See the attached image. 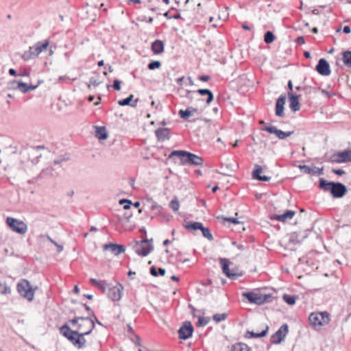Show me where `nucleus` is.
Returning <instances> with one entry per match:
<instances>
[{
    "label": "nucleus",
    "instance_id": "nucleus-15",
    "mask_svg": "<svg viewBox=\"0 0 351 351\" xmlns=\"http://www.w3.org/2000/svg\"><path fill=\"white\" fill-rule=\"evenodd\" d=\"M315 70L319 74L323 76H328L331 73L330 64L324 58L319 60L318 63L315 66Z\"/></svg>",
    "mask_w": 351,
    "mask_h": 351
},
{
    "label": "nucleus",
    "instance_id": "nucleus-50",
    "mask_svg": "<svg viewBox=\"0 0 351 351\" xmlns=\"http://www.w3.org/2000/svg\"><path fill=\"white\" fill-rule=\"evenodd\" d=\"M75 79L71 80L69 77L66 75H62L58 77V82L71 84L72 81H73Z\"/></svg>",
    "mask_w": 351,
    "mask_h": 351
},
{
    "label": "nucleus",
    "instance_id": "nucleus-18",
    "mask_svg": "<svg viewBox=\"0 0 351 351\" xmlns=\"http://www.w3.org/2000/svg\"><path fill=\"white\" fill-rule=\"evenodd\" d=\"M103 249L104 250H110L114 256H118L125 250L124 245L112 243L104 245Z\"/></svg>",
    "mask_w": 351,
    "mask_h": 351
},
{
    "label": "nucleus",
    "instance_id": "nucleus-35",
    "mask_svg": "<svg viewBox=\"0 0 351 351\" xmlns=\"http://www.w3.org/2000/svg\"><path fill=\"white\" fill-rule=\"evenodd\" d=\"M83 321V322H88V324L91 322H94L92 318L90 317H78V316H76L74 318H73L72 319H70L69 320V322L73 324V325H77L79 324H78V322L79 321Z\"/></svg>",
    "mask_w": 351,
    "mask_h": 351
},
{
    "label": "nucleus",
    "instance_id": "nucleus-38",
    "mask_svg": "<svg viewBox=\"0 0 351 351\" xmlns=\"http://www.w3.org/2000/svg\"><path fill=\"white\" fill-rule=\"evenodd\" d=\"M192 153L188 151H185L183 154V157L180 162L182 165H189L191 158Z\"/></svg>",
    "mask_w": 351,
    "mask_h": 351
},
{
    "label": "nucleus",
    "instance_id": "nucleus-61",
    "mask_svg": "<svg viewBox=\"0 0 351 351\" xmlns=\"http://www.w3.org/2000/svg\"><path fill=\"white\" fill-rule=\"evenodd\" d=\"M48 171L49 169H43L36 177V179L38 180L43 178Z\"/></svg>",
    "mask_w": 351,
    "mask_h": 351
},
{
    "label": "nucleus",
    "instance_id": "nucleus-5",
    "mask_svg": "<svg viewBox=\"0 0 351 351\" xmlns=\"http://www.w3.org/2000/svg\"><path fill=\"white\" fill-rule=\"evenodd\" d=\"M152 239H143L140 241H135V244L133 247L134 252L138 256H146L154 250V246L149 242H152Z\"/></svg>",
    "mask_w": 351,
    "mask_h": 351
},
{
    "label": "nucleus",
    "instance_id": "nucleus-12",
    "mask_svg": "<svg viewBox=\"0 0 351 351\" xmlns=\"http://www.w3.org/2000/svg\"><path fill=\"white\" fill-rule=\"evenodd\" d=\"M263 131H266L270 134H274L276 136L281 140L285 139L286 138L292 135L294 131L284 132L278 129L276 126L269 125L265 126L262 129Z\"/></svg>",
    "mask_w": 351,
    "mask_h": 351
},
{
    "label": "nucleus",
    "instance_id": "nucleus-36",
    "mask_svg": "<svg viewBox=\"0 0 351 351\" xmlns=\"http://www.w3.org/2000/svg\"><path fill=\"white\" fill-rule=\"evenodd\" d=\"M282 298L287 304L289 305H293L295 304L298 296L294 295L284 294Z\"/></svg>",
    "mask_w": 351,
    "mask_h": 351
},
{
    "label": "nucleus",
    "instance_id": "nucleus-49",
    "mask_svg": "<svg viewBox=\"0 0 351 351\" xmlns=\"http://www.w3.org/2000/svg\"><path fill=\"white\" fill-rule=\"evenodd\" d=\"M47 239L49 242L53 244L57 247L58 252H61L63 250V246L62 245L58 244L56 241L52 239L49 235L46 236Z\"/></svg>",
    "mask_w": 351,
    "mask_h": 351
},
{
    "label": "nucleus",
    "instance_id": "nucleus-39",
    "mask_svg": "<svg viewBox=\"0 0 351 351\" xmlns=\"http://www.w3.org/2000/svg\"><path fill=\"white\" fill-rule=\"evenodd\" d=\"M178 115L181 119L185 121H189V118L191 116H193L191 112L187 108H186L185 110H180L178 111Z\"/></svg>",
    "mask_w": 351,
    "mask_h": 351
},
{
    "label": "nucleus",
    "instance_id": "nucleus-42",
    "mask_svg": "<svg viewBox=\"0 0 351 351\" xmlns=\"http://www.w3.org/2000/svg\"><path fill=\"white\" fill-rule=\"evenodd\" d=\"M202 231V235L208 239L209 241H212L213 240V237L209 230L208 228H205L203 225H202V228H200V230Z\"/></svg>",
    "mask_w": 351,
    "mask_h": 351
},
{
    "label": "nucleus",
    "instance_id": "nucleus-10",
    "mask_svg": "<svg viewBox=\"0 0 351 351\" xmlns=\"http://www.w3.org/2000/svg\"><path fill=\"white\" fill-rule=\"evenodd\" d=\"M288 332V326L285 324L280 326V328L271 336V343L273 344L280 343L285 337Z\"/></svg>",
    "mask_w": 351,
    "mask_h": 351
},
{
    "label": "nucleus",
    "instance_id": "nucleus-21",
    "mask_svg": "<svg viewBox=\"0 0 351 351\" xmlns=\"http://www.w3.org/2000/svg\"><path fill=\"white\" fill-rule=\"evenodd\" d=\"M336 156L339 157V159H334L335 163H344L351 162V149H347L343 152H337Z\"/></svg>",
    "mask_w": 351,
    "mask_h": 351
},
{
    "label": "nucleus",
    "instance_id": "nucleus-34",
    "mask_svg": "<svg viewBox=\"0 0 351 351\" xmlns=\"http://www.w3.org/2000/svg\"><path fill=\"white\" fill-rule=\"evenodd\" d=\"M150 274L153 276L157 277L158 276H163L165 275L166 270L164 268L157 269L155 266H152L149 269Z\"/></svg>",
    "mask_w": 351,
    "mask_h": 351
},
{
    "label": "nucleus",
    "instance_id": "nucleus-20",
    "mask_svg": "<svg viewBox=\"0 0 351 351\" xmlns=\"http://www.w3.org/2000/svg\"><path fill=\"white\" fill-rule=\"evenodd\" d=\"M158 141L163 142L170 138V130L167 128H160L155 131Z\"/></svg>",
    "mask_w": 351,
    "mask_h": 351
},
{
    "label": "nucleus",
    "instance_id": "nucleus-6",
    "mask_svg": "<svg viewBox=\"0 0 351 351\" xmlns=\"http://www.w3.org/2000/svg\"><path fill=\"white\" fill-rule=\"evenodd\" d=\"M308 320L313 327H320L329 323L330 315L326 311L312 313L308 317Z\"/></svg>",
    "mask_w": 351,
    "mask_h": 351
},
{
    "label": "nucleus",
    "instance_id": "nucleus-7",
    "mask_svg": "<svg viewBox=\"0 0 351 351\" xmlns=\"http://www.w3.org/2000/svg\"><path fill=\"white\" fill-rule=\"evenodd\" d=\"M60 333L66 338L75 348H80L79 338L77 330H73L67 324H64L60 328Z\"/></svg>",
    "mask_w": 351,
    "mask_h": 351
},
{
    "label": "nucleus",
    "instance_id": "nucleus-44",
    "mask_svg": "<svg viewBox=\"0 0 351 351\" xmlns=\"http://www.w3.org/2000/svg\"><path fill=\"white\" fill-rule=\"evenodd\" d=\"M169 207L170 208L174 211L176 212L178 210L180 207V203L178 200L177 197H174L169 203Z\"/></svg>",
    "mask_w": 351,
    "mask_h": 351
},
{
    "label": "nucleus",
    "instance_id": "nucleus-16",
    "mask_svg": "<svg viewBox=\"0 0 351 351\" xmlns=\"http://www.w3.org/2000/svg\"><path fill=\"white\" fill-rule=\"evenodd\" d=\"M286 101V95L285 93L281 94L277 99L275 104V114L277 117H284V106Z\"/></svg>",
    "mask_w": 351,
    "mask_h": 351
},
{
    "label": "nucleus",
    "instance_id": "nucleus-60",
    "mask_svg": "<svg viewBox=\"0 0 351 351\" xmlns=\"http://www.w3.org/2000/svg\"><path fill=\"white\" fill-rule=\"evenodd\" d=\"M197 79L202 82H207L208 80H209L210 79V77L209 75H199Z\"/></svg>",
    "mask_w": 351,
    "mask_h": 351
},
{
    "label": "nucleus",
    "instance_id": "nucleus-59",
    "mask_svg": "<svg viewBox=\"0 0 351 351\" xmlns=\"http://www.w3.org/2000/svg\"><path fill=\"white\" fill-rule=\"evenodd\" d=\"M295 43L299 45H304L305 43V39L303 36H298L295 39Z\"/></svg>",
    "mask_w": 351,
    "mask_h": 351
},
{
    "label": "nucleus",
    "instance_id": "nucleus-51",
    "mask_svg": "<svg viewBox=\"0 0 351 351\" xmlns=\"http://www.w3.org/2000/svg\"><path fill=\"white\" fill-rule=\"evenodd\" d=\"M299 168L302 172L306 174H311L313 171V169L306 165H300Z\"/></svg>",
    "mask_w": 351,
    "mask_h": 351
},
{
    "label": "nucleus",
    "instance_id": "nucleus-1",
    "mask_svg": "<svg viewBox=\"0 0 351 351\" xmlns=\"http://www.w3.org/2000/svg\"><path fill=\"white\" fill-rule=\"evenodd\" d=\"M319 188L324 191H329L333 198H341L348 191L343 184L328 181L323 178L319 179Z\"/></svg>",
    "mask_w": 351,
    "mask_h": 351
},
{
    "label": "nucleus",
    "instance_id": "nucleus-46",
    "mask_svg": "<svg viewBox=\"0 0 351 351\" xmlns=\"http://www.w3.org/2000/svg\"><path fill=\"white\" fill-rule=\"evenodd\" d=\"M160 66L161 62L160 61L152 60L148 64L147 69L149 70H154L156 69H159Z\"/></svg>",
    "mask_w": 351,
    "mask_h": 351
},
{
    "label": "nucleus",
    "instance_id": "nucleus-58",
    "mask_svg": "<svg viewBox=\"0 0 351 351\" xmlns=\"http://www.w3.org/2000/svg\"><path fill=\"white\" fill-rule=\"evenodd\" d=\"M332 172L340 176L346 174V171L341 169H332Z\"/></svg>",
    "mask_w": 351,
    "mask_h": 351
},
{
    "label": "nucleus",
    "instance_id": "nucleus-13",
    "mask_svg": "<svg viewBox=\"0 0 351 351\" xmlns=\"http://www.w3.org/2000/svg\"><path fill=\"white\" fill-rule=\"evenodd\" d=\"M220 264L221 266L223 273L229 278L235 280L238 277L241 276L242 274L235 273L233 271H230L229 268L230 261L226 258H221Z\"/></svg>",
    "mask_w": 351,
    "mask_h": 351
},
{
    "label": "nucleus",
    "instance_id": "nucleus-40",
    "mask_svg": "<svg viewBox=\"0 0 351 351\" xmlns=\"http://www.w3.org/2000/svg\"><path fill=\"white\" fill-rule=\"evenodd\" d=\"M0 293L3 295H8L11 293V289L7 285L5 282H2L0 280Z\"/></svg>",
    "mask_w": 351,
    "mask_h": 351
},
{
    "label": "nucleus",
    "instance_id": "nucleus-19",
    "mask_svg": "<svg viewBox=\"0 0 351 351\" xmlns=\"http://www.w3.org/2000/svg\"><path fill=\"white\" fill-rule=\"evenodd\" d=\"M295 215V212L291 210H285L282 214H275L271 217V220H276L280 222H286L291 219Z\"/></svg>",
    "mask_w": 351,
    "mask_h": 351
},
{
    "label": "nucleus",
    "instance_id": "nucleus-14",
    "mask_svg": "<svg viewBox=\"0 0 351 351\" xmlns=\"http://www.w3.org/2000/svg\"><path fill=\"white\" fill-rule=\"evenodd\" d=\"M302 95L300 94H297L293 92L288 93V98L289 102V108L293 112H295L300 109V99Z\"/></svg>",
    "mask_w": 351,
    "mask_h": 351
},
{
    "label": "nucleus",
    "instance_id": "nucleus-57",
    "mask_svg": "<svg viewBox=\"0 0 351 351\" xmlns=\"http://www.w3.org/2000/svg\"><path fill=\"white\" fill-rule=\"evenodd\" d=\"M311 173L313 175H317V176L322 175L323 174V167L319 168V167H315V168H314V169H313V171Z\"/></svg>",
    "mask_w": 351,
    "mask_h": 351
},
{
    "label": "nucleus",
    "instance_id": "nucleus-31",
    "mask_svg": "<svg viewBox=\"0 0 351 351\" xmlns=\"http://www.w3.org/2000/svg\"><path fill=\"white\" fill-rule=\"evenodd\" d=\"M231 351H252L251 348L246 343L238 342L233 344L231 347Z\"/></svg>",
    "mask_w": 351,
    "mask_h": 351
},
{
    "label": "nucleus",
    "instance_id": "nucleus-9",
    "mask_svg": "<svg viewBox=\"0 0 351 351\" xmlns=\"http://www.w3.org/2000/svg\"><path fill=\"white\" fill-rule=\"evenodd\" d=\"M123 291V285L121 283L118 282L117 285L114 287H109L108 298L113 302H118L121 300L122 297Z\"/></svg>",
    "mask_w": 351,
    "mask_h": 351
},
{
    "label": "nucleus",
    "instance_id": "nucleus-64",
    "mask_svg": "<svg viewBox=\"0 0 351 351\" xmlns=\"http://www.w3.org/2000/svg\"><path fill=\"white\" fill-rule=\"evenodd\" d=\"M343 33L346 34H348L351 32V28L350 26L348 25H346L343 27Z\"/></svg>",
    "mask_w": 351,
    "mask_h": 351
},
{
    "label": "nucleus",
    "instance_id": "nucleus-17",
    "mask_svg": "<svg viewBox=\"0 0 351 351\" xmlns=\"http://www.w3.org/2000/svg\"><path fill=\"white\" fill-rule=\"evenodd\" d=\"M95 326V325L94 324V322H91L88 324V326L87 327V330H86L84 332H79L78 331V335H77V336H78V338H79V343H80V349L86 347V340L85 339V336L90 335L92 332V331L94 330Z\"/></svg>",
    "mask_w": 351,
    "mask_h": 351
},
{
    "label": "nucleus",
    "instance_id": "nucleus-52",
    "mask_svg": "<svg viewBox=\"0 0 351 351\" xmlns=\"http://www.w3.org/2000/svg\"><path fill=\"white\" fill-rule=\"evenodd\" d=\"M138 21H142V22H146L147 23L152 24L153 23L154 19L152 17H147L145 16H141L138 17Z\"/></svg>",
    "mask_w": 351,
    "mask_h": 351
},
{
    "label": "nucleus",
    "instance_id": "nucleus-43",
    "mask_svg": "<svg viewBox=\"0 0 351 351\" xmlns=\"http://www.w3.org/2000/svg\"><path fill=\"white\" fill-rule=\"evenodd\" d=\"M263 171V169L261 166L258 165H256L254 167V169L252 172V178L255 180H258V178L261 177V173Z\"/></svg>",
    "mask_w": 351,
    "mask_h": 351
},
{
    "label": "nucleus",
    "instance_id": "nucleus-27",
    "mask_svg": "<svg viewBox=\"0 0 351 351\" xmlns=\"http://www.w3.org/2000/svg\"><path fill=\"white\" fill-rule=\"evenodd\" d=\"M134 95H130L128 97L120 99L118 101V104L121 106H130L131 107H136L137 106V104L138 102V99H136L135 100H133Z\"/></svg>",
    "mask_w": 351,
    "mask_h": 351
},
{
    "label": "nucleus",
    "instance_id": "nucleus-26",
    "mask_svg": "<svg viewBox=\"0 0 351 351\" xmlns=\"http://www.w3.org/2000/svg\"><path fill=\"white\" fill-rule=\"evenodd\" d=\"M183 226L185 229L191 232H195L197 230H199L200 228H202V223L201 222L184 220Z\"/></svg>",
    "mask_w": 351,
    "mask_h": 351
},
{
    "label": "nucleus",
    "instance_id": "nucleus-62",
    "mask_svg": "<svg viewBox=\"0 0 351 351\" xmlns=\"http://www.w3.org/2000/svg\"><path fill=\"white\" fill-rule=\"evenodd\" d=\"M270 179H271V177H269V176H261V177L258 178L257 180L263 181V182H267V181L270 180Z\"/></svg>",
    "mask_w": 351,
    "mask_h": 351
},
{
    "label": "nucleus",
    "instance_id": "nucleus-45",
    "mask_svg": "<svg viewBox=\"0 0 351 351\" xmlns=\"http://www.w3.org/2000/svg\"><path fill=\"white\" fill-rule=\"evenodd\" d=\"M228 317L227 313H216L213 315V319L217 323L225 320Z\"/></svg>",
    "mask_w": 351,
    "mask_h": 351
},
{
    "label": "nucleus",
    "instance_id": "nucleus-55",
    "mask_svg": "<svg viewBox=\"0 0 351 351\" xmlns=\"http://www.w3.org/2000/svg\"><path fill=\"white\" fill-rule=\"evenodd\" d=\"M82 306L84 307L85 310L87 311L90 316L95 317V313L89 306L85 303H83Z\"/></svg>",
    "mask_w": 351,
    "mask_h": 351
},
{
    "label": "nucleus",
    "instance_id": "nucleus-24",
    "mask_svg": "<svg viewBox=\"0 0 351 351\" xmlns=\"http://www.w3.org/2000/svg\"><path fill=\"white\" fill-rule=\"evenodd\" d=\"M307 237L306 234H302L300 232H293L289 234V241L294 245L300 243Z\"/></svg>",
    "mask_w": 351,
    "mask_h": 351
},
{
    "label": "nucleus",
    "instance_id": "nucleus-33",
    "mask_svg": "<svg viewBox=\"0 0 351 351\" xmlns=\"http://www.w3.org/2000/svg\"><path fill=\"white\" fill-rule=\"evenodd\" d=\"M203 163L204 159L202 157L192 153L189 165L202 166Z\"/></svg>",
    "mask_w": 351,
    "mask_h": 351
},
{
    "label": "nucleus",
    "instance_id": "nucleus-25",
    "mask_svg": "<svg viewBox=\"0 0 351 351\" xmlns=\"http://www.w3.org/2000/svg\"><path fill=\"white\" fill-rule=\"evenodd\" d=\"M193 91L189 90V91H188V94H190ZM195 92L198 93L199 95H200L202 96H204V95L207 96V97L206 99V103L207 105H209L213 101V99H214V95L212 93V91L210 90L209 89H207V88L202 89V88H200V89L197 90Z\"/></svg>",
    "mask_w": 351,
    "mask_h": 351
},
{
    "label": "nucleus",
    "instance_id": "nucleus-29",
    "mask_svg": "<svg viewBox=\"0 0 351 351\" xmlns=\"http://www.w3.org/2000/svg\"><path fill=\"white\" fill-rule=\"evenodd\" d=\"M268 330L269 327L267 326L266 328L261 332H254V331L247 330V332L245 334V337L247 339L263 337L267 335Z\"/></svg>",
    "mask_w": 351,
    "mask_h": 351
},
{
    "label": "nucleus",
    "instance_id": "nucleus-53",
    "mask_svg": "<svg viewBox=\"0 0 351 351\" xmlns=\"http://www.w3.org/2000/svg\"><path fill=\"white\" fill-rule=\"evenodd\" d=\"M122 83V82L118 79H115L114 81H113V84H112V87L115 90H121V84Z\"/></svg>",
    "mask_w": 351,
    "mask_h": 351
},
{
    "label": "nucleus",
    "instance_id": "nucleus-22",
    "mask_svg": "<svg viewBox=\"0 0 351 351\" xmlns=\"http://www.w3.org/2000/svg\"><path fill=\"white\" fill-rule=\"evenodd\" d=\"M90 284L98 288L103 293H106V290L109 288V284L106 280H97L95 278L90 279Z\"/></svg>",
    "mask_w": 351,
    "mask_h": 351
},
{
    "label": "nucleus",
    "instance_id": "nucleus-63",
    "mask_svg": "<svg viewBox=\"0 0 351 351\" xmlns=\"http://www.w3.org/2000/svg\"><path fill=\"white\" fill-rule=\"evenodd\" d=\"M186 108L191 112L192 115H193L195 113H197L198 112L197 108L192 107V106L187 107Z\"/></svg>",
    "mask_w": 351,
    "mask_h": 351
},
{
    "label": "nucleus",
    "instance_id": "nucleus-11",
    "mask_svg": "<svg viewBox=\"0 0 351 351\" xmlns=\"http://www.w3.org/2000/svg\"><path fill=\"white\" fill-rule=\"evenodd\" d=\"M193 332V327L190 322H185L178 330V336L180 339L186 340L190 338Z\"/></svg>",
    "mask_w": 351,
    "mask_h": 351
},
{
    "label": "nucleus",
    "instance_id": "nucleus-28",
    "mask_svg": "<svg viewBox=\"0 0 351 351\" xmlns=\"http://www.w3.org/2000/svg\"><path fill=\"white\" fill-rule=\"evenodd\" d=\"M165 45L163 41L156 40L152 43L151 49L154 54H160L164 51Z\"/></svg>",
    "mask_w": 351,
    "mask_h": 351
},
{
    "label": "nucleus",
    "instance_id": "nucleus-56",
    "mask_svg": "<svg viewBox=\"0 0 351 351\" xmlns=\"http://www.w3.org/2000/svg\"><path fill=\"white\" fill-rule=\"evenodd\" d=\"M87 327H88V322H86V324H77V330L79 331V332H84L86 330H87Z\"/></svg>",
    "mask_w": 351,
    "mask_h": 351
},
{
    "label": "nucleus",
    "instance_id": "nucleus-30",
    "mask_svg": "<svg viewBox=\"0 0 351 351\" xmlns=\"http://www.w3.org/2000/svg\"><path fill=\"white\" fill-rule=\"evenodd\" d=\"M95 136L99 140H106L108 136L106 128L104 126H97Z\"/></svg>",
    "mask_w": 351,
    "mask_h": 351
},
{
    "label": "nucleus",
    "instance_id": "nucleus-23",
    "mask_svg": "<svg viewBox=\"0 0 351 351\" xmlns=\"http://www.w3.org/2000/svg\"><path fill=\"white\" fill-rule=\"evenodd\" d=\"M13 83L17 84L16 88L21 91L23 93H26L30 90H34L38 86L37 85L28 84L22 81L14 80Z\"/></svg>",
    "mask_w": 351,
    "mask_h": 351
},
{
    "label": "nucleus",
    "instance_id": "nucleus-37",
    "mask_svg": "<svg viewBox=\"0 0 351 351\" xmlns=\"http://www.w3.org/2000/svg\"><path fill=\"white\" fill-rule=\"evenodd\" d=\"M276 39V36L274 33L271 31H267L264 35V42L266 44L272 43Z\"/></svg>",
    "mask_w": 351,
    "mask_h": 351
},
{
    "label": "nucleus",
    "instance_id": "nucleus-3",
    "mask_svg": "<svg viewBox=\"0 0 351 351\" xmlns=\"http://www.w3.org/2000/svg\"><path fill=\"white\" fill-rule=\"evenodd\" d=\"M49 45V41L48 40L37 42L33 46L29 47L28 50L24 51L21 56L22 59L25 61H27L36 58L42 51L47 49Z\"/></svg>",
    "mask_w": 351,
    "mask_h": 351
},
{
    "label": "nucleus",
    "instance_id": "nucleus-54",
    "mask_svg": "<svg viewBox=\"0 0 351 351\" xmlns=\"http://www.w3.org/2000/svg\"><path fill=\"white\" fill-rule=\"evenodd\" d=\"M99 84L100 82H98L95 78L90 77L89 80V83L88 84V88H90L92 85L94 86H97Z\"/></svg>",
    "mask_w": 351,
    "mask_h": 351
},
{
    "label": "nucleus",
    "instance_id": "nucleus-32",
    "mask_svg": "<svg viewBox=\"0 0 351 351\" xmlns=\"http://www.w3.org/2000/svg\"><path fill=\"white\" fill-rule=\"evenodd\" d=\"M342 61L348 68H351V51L346 50L342 52Z\"/></svg>",
    "mask_w": 351,
    "mask_h": 351
},
{
    "label": "nucleus",
    "instance_id": "nucleus-41",
    "mask_svg": "<svg viewBox=\"0 0 351 351\" xmlns=\"http://www.w3.org/2000/svg\"><path fill=\"white\" fill-rule=\"evenodd\" d=\"M184 152V150H173L169 155L168 158L169 159H173L175 157H177L181 161V160H182V158L183 157Z\"/></svg>",
    "mask_w": 351,
    "mask_h": 351
},
{
    "label": "nucleus",
    "instance_id": "nucleus-48",
    "mask_svg": "<svg viewBox=\"0 0 351 351\" xmlns=\"http://www.w3.org/2000/svg\"><path fill=\"white\" fill-rule=\"evenodd\" d=\"M210 321L209 317H199L198 318V322L197 324V326H206Z\"/></svg>",
    "mask_w": 351,
    "mask_h": 351
},
{
    "label": "nucleus",
    "instance_id": "nucleus-47",
    "mask_svg": "<svg viewBox=\"0 0 351 351\" xmlns=\"http://www.w3.org/2000/svg\"><path fill=\"white\" fill-rule=\"evenodd\" d=\"M217 219H222L223 223L225 221H228L234 224L239 223V221L237 218L234 217H225L223 215L217 217Z\"/></svg>",
    "mask_w": 351,
    "mask_h": 351
},
{
    "label": "nucleus",
    "instance_id": "nucleus-2",
    "mask_svg": "<svg viewBox=\"0 0 351 351\" xmlns=\"http://www.w3.org/2000/svg\"><path fill=\"white\" fill-rule=\"evenodd\" d=\"M242 295L247 299L250 303L257 305L271 302L274 299V296L271 293L265 294L254 291L243 292Z\"/></svg>",
    "mask_w": 351,
    "mask_h": 351
},
{
    "label": "nucleus",
    "instance_id": "nucleus-4",
    "mask_svg": "<svg viewBox=\"0 0 351 351\" xmlns=\"http://www.w3.org/2000/svg\"><path fill=\"white\" fill-rule=\"evenodd\" d=\"M16 289L19 295L29 302H32L34 298V290L29 282L26 279L21 280L16 285Z\"/></svg>",
    "mask_w": 351,
    "mask_h": 351
},
{
    "label": "nucleus",
    "instance_id": "nucleus-8",
    "mask_svg": "<svg viewBox=\"0 0 351 351\" xmlns=\"http://www.w3.org/2000/svg\"><path fill=\"white\" fill-rule=\"evenodd\" d=\"M6 223L14 232L21 234L27 232V225L22 221L12 217H8L6 219Z\"/></svg>",
    "mask_w": 351,
    "mask_h": 351
}]
</instances>
